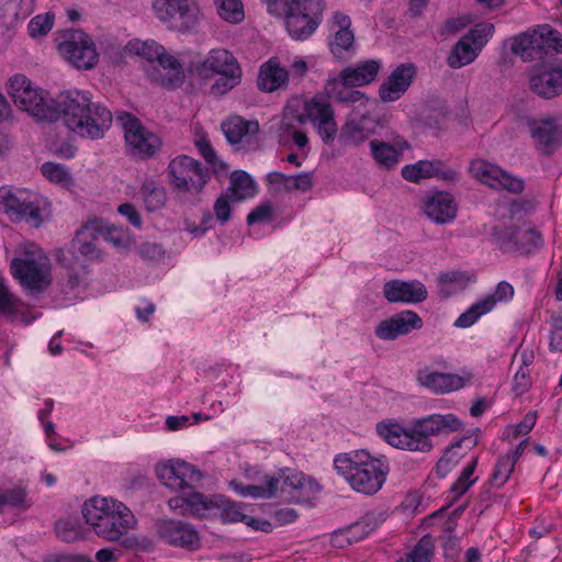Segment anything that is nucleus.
Listing matches in <instances>:
<instances>
[{"label":"nucleus","mask_w":562,"mask_h":562,"mask_svg":"<svg viewBox=\"0 0 562 562\" xmlns=\"http://www.w3.org/2000/svg\"><path fill=\"white\" fill-rule=\"evenodd\" d=\"M422 327L423 321L417 313L403 311L391 318L380 322L374 333L382 340H393Z\"/></svg>","instance_id":"26"},{"label":"nucleus","mask_w":562,"mask_h":562,"mask_svg":"<svg viewBox=\"0 0 562 562\" xmlns=\"http://www.w3.org/2000/svg\"><path fill=\"white\" fill-rule=\"evenodd\" d=\"M356 86L345 85L344 80L338 79H329L324 85L325 94L329 99H333L340 103H356L364 99V94L358 90H351L350 88H355Z\"/></svg>","instance_id":"42"},{"label":"nucleus","mask_w":562,"mask_h":562,"mask_svg":"<svg viewBox=\"0 0 562 562\" xmlns=\"http://www.w3.org/2000/svg\"><path fill=\"white\" fill-rule=\"evenodd\" d=\"M274 217L273 206L269 201L262 202L247 215V224H267Z\"/></svg>","instance_id":"63"},{"label":"nucleus","mask_w":562,"mask_h":562,"mask_svg":"<svg viewBox=\"0 0 562 562\" xmlns=\"http://www.w3.org/2000/svg\"><path fill=\"white\" fill-rule=\"evenodd\" d=\"M540 34L542 35V56L551 52L562 53V40L560 38V33L557 30H553L548 24H543L540 25Z\"/></svg>","instance_id":"57"},{"label":"nucleus","mask_w":562,"mask_h":562,"mask_svg":"<svg viewBox=\"0 0 562 562\" xmlns=\"http://www.w3.org/2000/svg\"><path fill=\"white\" fill-rule=\"evenodd\" d=\"M542 35L540 34V25L537 29L524 32L513 38L512 52L519 56L522 61H532L541 59Z\"/></svg>","instance_id":"32"},{"label":"nucleus","mask_w":562,"mask_h":562,"mask_svg":"<svg viewBox=\"0 0 562 562\" xmlns=\"http://www.w3.org/2000/svg\"><path fill=\"white\" fill-rule=\"evenodd\" d=\"M231 486L243 497L270 498L277 493L278 479H266L265 484H244L241 482L232 481Z\"/></svg>","instance_id":"41"},{"label":"nucleus","mask_w":562,"mask_h":562,"mask_svg":"<svg viewBox=\"0 0 562 562\" xmlns=\"http://www.w3.org/2000/svg\"><path fill=\"white\" fill-rule=\"evenodd\" d=\"M158 537L169 546L198 551L202 547V539L196 528L184 520L160 519L156 522Z\"/></svg>","instance_id":"17"},{"label":"nucleus","mask_w":562,"mask_h":562,"mask_svg":"<svg viewBox=\"0 0 562 562\" xmlns=\"http://www.w3.org/2000/svg\"><path fill=\"white\" fill-rule=\"evenodd\" d=\"M477 464V458L473 459L461 472L458 480L452 484L450 492L453 494V499L459 498L475 483L476 477L472 479Z\"/></svg>","instance_id":"52"},{"label":"nucleus","mask_w":562,"mask_h":562,"mask_svg":"<svg viewBox=\"0 0 562 562\" xmlns=\"http://www.w3.org/2000/svg\"><path fill=\"white\" fill-rule=\"evenodd\" d=\"M524 124L529 131L536 150L540 154L551 156L561 146L562 114L526 116Z\"/></svg>","instance_id":"13"},{"label":"nucleus","mask_w":562,"mask_h":562,"mask_svg":"<svg viewBox=\"0 0 562 562\" xmlns=\"http://www.w3.org/2000/svg\"><path fill=\"white\" fill-rule=\"evenodd\" d=\"M425 213L435 223L446 224L454 220L457 204L450 193L437 192L425 202Z\"/></svg>","instance_id":"31"},{"label":"nucleus","mask_w":562,"mask_h":562,"mask_svg":"<svg viewBox=\"0 0 562 562\" xmlns=\"http://www.w3.org/2000/svg\"><path fill=\"white\" fill-rule=\"evenodd\" d=\"M76 252L77 250L72 247L60 248L56 251V260L68 271H83L86 269V265Z\"/></svg>","instance_id":"56"},{"label":"nucleus","mask_w":562,"mask_h":562,"mask_svg":"<svg viewBox=\"0 0 562 562\" xmlns=\"http://www.w3.org/2000/svg\"><path fill=\"white\" fill-rule=\"evenodd\" d=\"M351 27V19L342 13L335 12L330 20V29L335 31L334 38L329 43L330 52L337 58H341L346 52L353 47L355 34Z\"/></svg>","instance_id":"30"},{"label":"nucleus","mask_w":562,"mask_h":562,"mask_svg":"<svg viewBox=\"0 0 562 562\" xmlns=\"http://www.w3.org/2000/svg\"><path fill=\"white\" fill-rule=\"evenodd\" d=\"M220 16L229 23H239L244 20V8L240 0H215Z\"/></svg>","instance_id":"49"},{"label":"nucleus","mask_w":562,"mask_h":562,"mask_svg":"<svg viewBox=\"0 0 562 562\" xmlns=\"http://www.w3.org/2000/svg\"><path fill=\"white\" fill-rule=\"evenodd\" d=\"M12 276L31 294H40L52 284V267L41 250H25L24 257L14 258L10 265Z\"/></svg>","instance_id":"8"},{"label":"nucleus","mask_w":562,"mask_h":562,"mask_svg":"<svg viewBox=\"0 0 562 562\" xmlns=\"http://www.w3.org/2000/svg\"><path fill=\"white\" fill-rule=\"evenodd\" d=\"M516 228L517 226L515 225H496L492 229V240L501 250L513 251L515 247Z\"/></svg>","instance_id":"51"},{"label":"nucleus","mask_w":562,"mask_h":562,"mask_svg":"<svg viewBox=\"0 0 562 562\" xmlns=\"http://www.w3.org/2000/svg\"><path fill=\"white\" fill-rule=\"evenodd\" d=\"M55 15L50 12L34 16L29 23V34L31 37H42L49 33L54 25Z\"/></svg>","instance_id":"58"},{"label":"nucleus","mask_w":562,"mask_h":562,"mask_svg":"<svg viewBox=\"0 0 562 562\" xmlns=\"http://www.w3.org/2000/svg\"><path fill=\"white\" fill-rule=\"evenodd\" d=\"M139 194L149 212L161 209L167 200L166 189L154 180L144 181L139 189Z\"/></svg>","instance_id":"46"},{"label":"nucleus","mask_w":562,"mask_h":562,"mask_svg":"<svg viewBox=\"0 0 562 562\" xmlns=\"http://www.w3.org/2000/svg\"><path fill=\"white\" fill-rule=\"evenodd\" d=\"M156 473L164 485L177 492L196 488L203 479L195 467L180 460H170L157 465Z\"/></svg>","instance_id":"18"},{"label":"nucleus","mask_w":562,"mask_h":562,"mask_svg":"<svg viewBox=\"0 0 562 562\" xmlns=\"http://www.w3.org/2000/svg\"><path fill=\"white\" fill-rule=\"evenodd\" d=\"M41 170L43 176L52 182L67 183L71 180L68 169L59 164L45 162L42 165Z\"/></svg>","instance_id":"62"},{"label":"nucleus","mask_w":562,"mask_h":562,"mask_svg":"<svg viewBox=\"0 0 562 562\" xmlns=\"http://www.w3.org/2000/svg\"><path fill=\"white\" fill-rule=\"evenodd\" d=\"M36 0H9L3 8L4 14L12 21H21L30 16L35 9Z\"/></svg>","instance_id":"53"},{"label":"nucleus","mask_w":562,"mask_h":562,"mask_svg":"<svg viewBox=\"0 0 562 562\" xmlns=\"http://www.w3.org/2000/svg\"><path fill=\"white\" fill-rule=\"evenodd\" d=\"M192 504L195 507L199 518H210L220 516L224 522H245L255 529L267 530L270 527L268 521H259L245 514L246 504L235 503L222 495H213L211 497L204 494H196L192 497Z\"/></svg>","instance_id":"9"},{"label":"nucleus","mask_w":562,"mask_h":562,"mask_svg":"<svg viewBox=\"0 0 562 562\" xmlns=\"http://www.w3.org/2000/svg\"><path fill=\"white\" fill-rule=\"evenodd\" d=\"M313 186L311 173L302 172L293 176L283 175V190L306 192Z\"/></svg>","instance_id":"61"},{"label":"nucleus","mask_w":562,"mask_h":562,"mask_svg":"<svg viewBox=\"0 0 562 562\" xmlns=\"http://www.w3.org/2000/svg\"><path fill=\"white\" fill-rule=\"evenodd\" d=\"M307 71V63L301 57H295L288 69L283 68V90L288 87L290 81L301 82Z\"/></svg>","instance_id":"60"},{"label":"nucleus","mask_w":562,"mask_h":562,"mask_svg":"<svg viewBox=\"0 0 562 562\" xmlns=\"http://www.w3.org/2000/svg\"><path fill=\"white\" fill-rule=\"evenodd\" d=\"M227 191L235 201H244L254 198L258 190L249 173L244 170H235L229 176Z\"/></svg>","instance_id":"38"},{"label":"nucleus","mask_w":562,"mask_h":562,"mask_svg":"<svg viewBox=\"0 0 562 562\" xmlns=\"http://www.w3.org/2000/svg\"><path fill=\"white\" fill-rule=\"evenodd\" d=\"M125 49L148 63L146 74L153 82L170 89L183 82L184 74L178 59L155 41H131Z\"/></svg>","instance_id":"6"},{"label":"nucleus","mask_w":562,"mask_h":562,"mask_svg":"<svg viewBox=\"0 0 562 562\" xmlns=\"http://www.w3.org/2000/svg\"><path fill=\"white\" fill-rule=\"evenodd\" d=\"M58 120L82 138L100 139L110 128L112 112L99 102H93L89 92L67 90L56 95Z\"/></svg>","instance_id":"1"},{"label":"nucleus","mask_w":562,"mask_h":562,"mask_svg":"<svg viewBox=\"0 0 562 562\" xmlns=\"http://www.w3.org/2000/svg\"><path fill=\"white\" fill-rule=\"evenodd\" d=\"M319 491V484L312 476L297 469H283V503L310 504Z\"/></svg>","instance_id":"19"},{"label":"nucleus","mask_w":562,"mask_h":562,"mask_svg":"<svg viewBox=\"0 0 562 562\" xmlns=\"http://www.w3.org/2000/svg\"><path fill=\"white\" fill-rule=\"evenodd\" d=\"M461 426V420L453 414H432L414 420L408 427L397 423L379 424L376 431L397 449L427 453L434 448L431 437L457 431Z\"/></svg>","instance_id":"2"},{"label":"nucleus","mask_w":562,"mask_h":562,"mask_svg":"<svg viewBox=\"0 0 562 562\" xmlns=\"http://www.w3.org/2000/svg\"><path fill=\"white\" fill-rule=\"evenodd\" d=\"M493 33L491 23L477 24L470 30L453 45L447 57L448 66L458 69L473 63Z\"/></svg>","instance_id":"15"},{"label":"nucleus","mask_w":562,"mask_h":562,"mask_svg":"<svg viewBox=\"0 0 562 562\" xmlns=\"http://www.w3.org/2000/svg\"><path fill=\"white\" fill-rule=\"evenodd\" d=\"M19 310V301L13 299L4 284V279L0 277V314L14 317Z\"/></svg>","instance_id":"64"},{"label":"nucleus","mask_w":562,"mask_h":562,"mask_svg":"<svg viewBox=\"0 0 562 562\" xmlns=\"http://www.w3.org/2000/svg\"><path fill=\"white\" fill-rule=\"evenodd\" d=\"M383 293L389 302L420 303L427 299L426 286L417 280H391L384 284Z\"/></svg>","instance_id":"28"},{"label":"nucleus","mask_w":562,"mask_h":562,"mask_svg":"<svg viewBox=\"0 0 562 562\" xmlns=\"http://www.w3.org/2000/svg\"><path fill=\"white\" fill-rule=\"evenodd\" d=\"M82 515L97 536L108 541H116L135 526L131 509L122 502L94 496L85 502Z\"/></svg>","instance_id":"4"},{"label":"nucleus","mask_w":562,"mask_h":562,"mask_svg":"<svg viewBox=\"0 0 562 562\" xmlns=\"http://www.w3.org/2000/svg\"><path fill=\"white\" fill-rule=\"evenodd\" d=\"M288 9L297 14H304L310 19L321 22L325 9L324 0H292L288 3Z\"/></svg>","instance_id":"48"},{"label":"nucleus","mask_w":562,"mask_h":562,"mask_svg":"<svg viewBox=\"0 0 562 562\" xmlns=\"http://www.w3.org/2000/svg\"><path fill=\"white\" fill-rule=\"evenodd\" d=\"M416 76V67L412 63L398 65L379 88V97L383 102L398 100L411 87Z\"/></svg>","instance_id":"25"},{"label":"nucleus","mask_w":562,"mask_h":562,"mask_svg":"<svg viewBox=\"0 0 562 562\" xmlns=\"http://www.w3.org/2000/svg\"><path fill=\"white\" fill-rule=\"evenodd\" d=\"M204 64L209 69L222 76L213 86L217 92L223 93L239 83L241 70L236 58L228 50H211Z\"/></svg>","instance_id":"21"},{"label":"nucleus","mask_w":562,"mask_h":562,"mask_svg":"<svg viewBox=\"0 0 562 562\" xmlns=\"http://www.w3.org/2000/svg\"><path fill=\"white\" fill-rule=\"evenodd\" d=\"M380 68V61L367 60L356 67L344 68L339 74V78L344 80L345 85L361 87L373 82L376 79Z\"/></svg>","instance_id":"34"},{"label":"nucleus","mask_w":562,"mask_h":562,"mask_svg":"<svg viewBox=\"0 0 562 562\" xmlns=\"http://www.w3.org/2000/svg\"><path fill=\"white\" fill-rule=\"evenodd\" d=\"M515 464L512 458L501 456L495 464V469L491 475L490 483L495 487L503 486L510 477Z\"/></svg>","instance_id":"55"},{"label":"nucleus","mask_w":562,"mask_h":562,"mask_svg":"<svg viewBox=\"0 0 562 562\" xmlns=\"http://www.w3.org/2000/svg\"><path fill=\"white\" fill-rule=\"evenodd\" d=\"M514 296V288L506 281H502L496 285L493 294L477 301L462 313L454 325L460 328L472 326L482 315H485L494 308L497 302L508 301Z\"/></svg>","instance_id":"23"},{"label":"nucleus","mask_w":562,"mask_h":562,"mask_svg":"<svg viewBox=\"0 0 562 562\" xmlns=\"http://www.w3.org/2000/svg\"><path fill=\"white\" fill-rule=\"evenodd\" d=\"M33 505L27 490L21 485L0 487V515L10 510L25 512Z\"/></svg>","instance_id":"35"},{"label":"nucleus","mask_w":562,"mask_h":562,"mask_svg":"<svg viewBox=\"0 0 562 562\" xmlns=\"http://www.w3.org/2000/svg\"><path fill=\"white\" fill-rule=\"evenodd\" d=\"M98 228L99 237H102L115 247L125 248L128 246L130 237L124 228L105 225L102 221H100V227Z\"/></svg>","instance_id":"54"},{"label":"nucleus","mask_w":562,"mask_h":562,"mask_svg":"<svg viewBox=\"0 0 562 562\" xmlns=\"http://www.w3.org/2000/svg\"><path fill=\"white\" fill-rule=\"evenodd\" d=\"M8 93L14 104L38 122H57L56 98H49L42 89L34 88L24 75H14L8 85Z\"/></svg>","instance_id":"7"},{"label":"nucleus","mask_w":562,"mask_h":562,"mask_svg":"<svg viewBox=\"0 0 562 562\" xmlns=\"http://www.w3.org/2000/svg\"><path fill=\"white\" fill-rule=\"evenodd\" d=\"M383 520L384 518L382 514L376 515L374 513H368L361 518V520L350 527V532H356L358 538H362L376 529Z\"/></svg>","instance_id":"59"},{"label":"nucleus","mask_w":562,"mask_h":562,"mask_svg":"<svg viewBox=\"0 0 562 562\" xmlns=\"http://www.w3.org/2000/svg\"><path fill=\"white\" fill-rule=\"evenodd\" d=\"M469 169L475 179L493 189H505L517 194L525 188L522 179L514 177L485 160H473Z\"/></svg>","instance_id":"20"},{"label":"nucleus","mask_w":562,"mask_h":562,"mask_svg":"<svg viewBox=\"0 0 562 562\" xmlns=\"http://www.w3.org/2000/svg\"><path fill=\"white\" fill-rule=\"evenodd\" d=\"M193 144L199 154L211 166L212 172L215 175L224 173L228 170V165L220 159L212 147L206 134L204 132H196Z\"/></svg>","instance_id":"44"},{"label":"nucleus","mask_w":562,"mask_h":562,"mask_svg":"<svg viewBox=\"0 0 562 562\" xmlns=\"http://www.w3.org/2000/svg\"><path fill=\"white\" fill-rule=\"evenodd\" d=\"M257 85L265 92H272L281 87V61L278 57H271L261 65Z\"/></svg>","instance_id":"40"},{"label":"nucleus","mask_w":562,"mask_h":562,"mask_svg":"<svg viewBox=\"0 0 562 562\" xmlns=\"http://www.w3.org/2000/svg\"><path fill=\"white\" fill-rule=\"evenodd\" d=\"M98 227H100L99 220L89 221L77 232L71 241V247L89 260H97L101 256L95 245L99 238Z\"/></svg>","instance_id":"33"},{"label":"nucleus","mask_w":562,"mask_h":562,"mask_svg":"<svg viewBox=\"0 0 562 562\" xmlns=\"http://www.w3.org/2000/svg\"><path fill=\"white\" fill-rule=\"evenodd\" d=\"M167 173L169 186L179 200L191 205L202 202L211 180L209 167L188 155H178L169 161Z\"/></svg>","instance_id":"5"},{"label":"nucleus","mask_w":562,"mask_h":562,"mask_svg":"<svg viewBox=\"0 0 562 562\" xmlns=\"http://www.w3.org/2000/svg\"><path fill=\"white\" fill-rule=\"evenodd\" d=\"M325 89L310 98L306 123L310 122L316 130L325 145H331L338 136V125L335 119V110Z\"/></svg>","instance_id":"16"},{"label":"nucleus","mask_w":562,"mask_h":562,"mask_svg":"<svg viewBox=\"0 0 562 562\" xmlns=\"http://www.w3.org/2000/svg\"><path fill=\"white\" fill-rule=\"evenodd\" d=\"M319 21L315 19H310L304 14H297L296 12H291V10H286L285 13V24L286 30L290 36L294 40H305L310 37L317 26L319 25Z\"/></svg>","instance_id":"39"},{"label":"nucleus","mask_w":562,"mask_h":562,"mask_svg":"<svg viewBox=\"0 0 562 562\" xmlns=\"http://www.w3.org/2000/svg\"><path fill=\"white\" fill-rule=\"evenodd\" d=\"M513 251L528 255L538 250L543 245L541 233L535 227H517Z\"/></svg>","instance_id":"43"},{"label":"nucleus","mask_w":562,"mask_h":562,"mask_svg":"<svg viewBox=\"0 0 562 562\" xmlns=\"http://www.w3.org/2000/svg\"><path fill=\"white\" fill-rule=\"evenodd\" d=\"M116 122L124 130L126 147L132 156L148 159L160 149V138L147 130L136 116L122 112L116 115Z\"/></svg>","instance_id":"11"},{"label":"nucleus","mask_w":562,"mask_h":562,"mask_svg":"<svg viewBox=\"0 0 562 562\" xmlns=\"http://www.w3.org/2000/svg\"><path fill=\"white\" fill-rule=\"evenodd\" d=\"M402 177L412 182H418L420 179L437 177L447 181L458 179V172L446 168L441 160H419L414 165H406L402 168Z\"/></svg>","instance_id":"29"},{"label":"nucleus","mask_w":562,"mask_h":562,"mask_svg":"<svg viewBox=\"0 0 562 562\" xmlns=\"http://www.w3.org/2000/svg\"><path fill=\"white\" fill-rule=\"evenodd\" d=\"M0 212L13 223L25 222L32 227L43 223L38 198L25 190L0 188Z\"/></svg>","instance_id":"10"},{"label":"nucleus","mask_w":562,"mask_h":562,"mask_svg":"<svg viewBox=\"0 0 562 562\" xmlns=\"http://www.w3.org/2000/svg\"><path fill=\"white\" fill-rule=\"evenodd\" d=\"M370 154L376 166L384 170H393L400 164L401 157L409 144L402 136L396 135L392 142L371 139L369 143Z\"/></svg>","instance_id":"24"},{"label":"nucleus","mask_w":562,"mask_h":562,"mask_svg":"<svg viewBox=\"0 0 562 562\" xmlns=\"http://www.w3.org/2000/svg\"><path fill=\"white\" fill-rule=\"evenodd\" d=\"M472 380V374L459 375L453 373L432 372L422 369L417 372V381L420 385L436 394H445L458 391Z\"/></svg>","instance_id":"27"},{"label":"nucleus","mask_w":562,"mask_h":562,"mask_svg":"<svg viewBox=\"0 0 562 562\" xmlns=\"http://www.w3.org/2000/svg\"><path fill=\"white\" fill-rule=\"evenodd\" d=\"M310 106V99L301 95L290 98L283 109V115L292 119L301 124L306 123L307 110Z\"/></svg>","instance_id":"50"},{"label":"nucleus","mask_w":562,"mask_h":562,"mask_svg":"<svg viewBox=\"0 0 562 562\" xmlns=\"http://www.w3.org/2000/svg\"><path fill=\"white\" fill-rule=\"evenodd\" d=\"M462 443H467L468 448H472L476 446L477 438L476 436H468L462 437L459 440H456L452 442L445 451L443 456L440 458V460L437 463L436 471L437 474L441 477H445L451 469L458 463L459 456L454 451L456 448H460Z\"/></svg>","instance_id":"45"},{"label":"nucleus","mask_w":562,"mask_h":562,"mask_svg":"<svg viewBox=\"0 0 562 562\" xmlns=\"http://www.w3.org/2000/svg\"><path fill=\"white\" fill-rule=\"evenodd\" d=\"M222 131L228 143L235 145L245 137L257 134L259 124L256 121H247L241 116L235 115L222 123Z\"/></svg>","instance_id":"36"},{"label":"nucleus","mask_w":562,"mask_h":562,"mask_svg":"<svg viewBox=\"0 0 562 562\" xmlns=\"http://www.w3.org/2000/svg\"><path fill=\"white\" fill-rule=\"evenodd\" d=\"M435 552V541L430 535L422 537L415 547L398 562H431Z\"/></svg>","instance_id":"47"},{"label":"nucleus","mask_w":562,"mask_h":562,"mask_svg":"<svg viewBox=\"0 0 562 562\" xmlns=\"http://www.w3.org/2000/svg\"><path fill=\"white\" fill-rule=\"evenodd\" d=\"M369 120L367 115H362L359 120L350 119L345 122L339 132V139L344 145L358 146L374 133L373 130L367 127Z\"/></svg>","instance_id":"37"},{"label":"nucleus","mask_w":562,"mask_h":562,"mask_svg":"<svg viewBox=\"0 0 562 562\" xmlns=\"http://www.w3.org/2000/svg\"><path fill=\"white\" fill-rule=\"evenodd\" d=\"M153 10L169 30L181 33L193 31L200 20V9L192 0H158Z\"/></svg>","instance_id":"12"},{"label":"nucleus","mask_w":562,"mask_h":562,"mask_svg":"<svg viewBox=\"0 0 562 562\" xmlns=\"http://www.w3.org/2000/svg\"><path fill=\"white\" fill-rule=\"evenodd\" d=\"M334 468L353 491L364 495L376 494L385 483L390 471L389 462L384 458L372 457L366 450L336 456Z\"/></svg>","instance_id":"3"},{"label":"nucleus","mask_w":562,"mask_h":562,"mask_svg":"<svg viewBox=\"0 0 562 562\" xmlns=\"http://www.w3.org/2000/svg\"><path fill=\"white\" fill-rule=\"evenodd\" d=\"M58 49L77 69H91L99 59L94 42L81 30L66 32L61 36Z\"/></svg>","instance_id":"14"},{"label":"nucleus","mask_w":562,"mask_h":562,"mask_svg":"<svg viewBox=\"0 0 562 562\" xmlns=\"http://www.w3.org/2000/svg\"><path fill=\"white\" fill-rule=\"evenodd\" d=\"M529 87L546 100L562 95V63L535 67L529 77Z\"/></svg>","instance_id":"22"}]
</instances>
